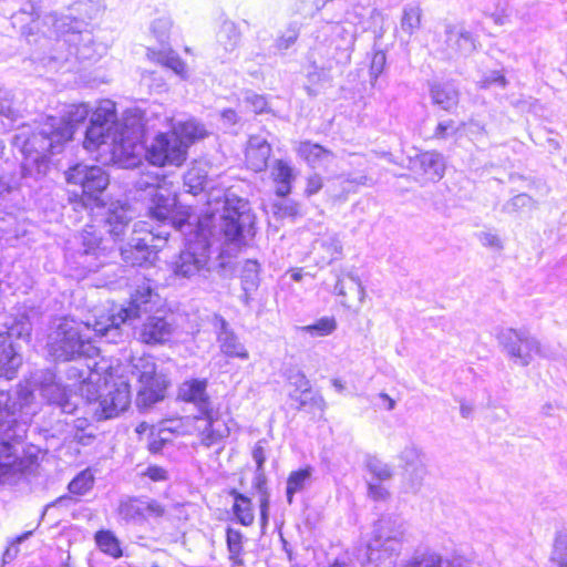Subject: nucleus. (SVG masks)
Instances as JSON below:
<instances>
[{"instance_id": "18", "label": "nucleus", "mask_w": 567, "mask_h": 567, "mask_svg": "<svg viewBox=\"0 0 567 567\" xmlns=\"http://www.w3.org/2000/svg\"><path fill=\"white\" fill-rule=\"evenodd\" d=\"M175 324L166 316L154 315L146 318L138 331L141 342L150 346L164 344L175 332Z\"/></svg>"}, {"instance_id": "54", "label": "nucleus", "mask_w": 567, "mask_h": 567, "mask_svg": "<svg viewBox=\"0 0 567 567\" xmlns=\"http://www.w3.org/2000/svg\"><path fill=\"white\" fill-rule=\"evenodd\" d=\"M458 127L455 126L454 121L449 120L440 122L434 131L433 137L437 140H445L449 136L456 134Z\"/></svg>"}, {"instance_id": "13", "label": "nucleus", "mask_w": 567, "mask_h": 567, "mask_svg": "<svg viewBox=\"0 0 567 567\" xmlns=\"http://www.w3.org/2000/svg\"><path fill=\"white\" fill-rule=\"evenodd\" d=\"M187 157L186 143L173 131L157 134L146 148L147 161L155 166H176Z\"/></svg>"}, {"instance_id": "59", "label": "nucleus", "mask_w": 567, "mask_h": 567, "mask_svg": "<svg viewBox=\"0 0 567 567\" xmlns=\"http://www.w3.org/2000/svg\"><path fill=\"white\" fill-rule=\"evenodd\" d=\"M165 513L164 507L156 501L144 499V514L146 517H162Z\"/></svg>"}, {"instance_id": "35", "label": "nucleus", "mask_w": 567, "mask_h": 567, "mask_svg": "<svg viewBox=\"0 0 567 567\" xmlns=\"http://www.w3.org/2000/svg\"><path fill=\"white\" fill-rule=\"evenodd\" d=\"M422 10L417 6H406L401 18V30L411 37L421 27Z\"/></svg>"}, {"instance_id": "53", "label": "nucleus", "mask_w": 567, "mask_h": 567, "mask_svg": "<svg viewBox=\"0 0 567 567\" xmlns=\"http://www.w3.org/2000/svg\"><path fill=\"white\" fill-rule=\"evenodd\" d=\"M507 81L499 71H492L489 74L485 75L480 82L478 86L481 89H489L492 86L505 87Z\"/></svg>"}, {"instance_id": "11", "label": "nucleus", "mask_w": 567, "mask_h": 567, "mask_svg": "<svg viewBox=\"0 0 567 567\" xmlns=\"http://www.w3.org/2000/svg\"><path fill=\"white\" fill-rule=\"evenodd\" d=\"M182 425L185 427L184 430H179L178 426L169 427V430L183 434L196 435L198 437V444L207 449L219 446L229 433L228 426L224 421L214 416L212 410L207 411V413H200V415L197 416L186 417Z\"/></svg>"}, {"instance_id": "46", "label": "nucleus", "mask_w": 567, "mask_h": 567, "mask_svg": "<svg viewBox=\"0 0 567 567\" xmlns=\"http://www.w3.org/2000/svg\"><path fill=\"white\" fill-rule=\"evenodd\" d=\"M272 213L277 218H293L299 214V205L291 200L281 197L272 204Z\"/></svg>"}, {"instance_id": "50", "label": "nucleus", "mask_w": 567, "mask_h": 567, "mask_svg": "<svg viewBox=\"0 0 567 567\" xmlns=\"http://www.w3.org/2000/svg\"><path fill=\"white\" fill-rule=\"evenodd\" d=\"M404 472L411 488L417 491L423 484V481L427 474V468L425 462H422L415 466L410 467V471Z\"/></svg>"}, {"instance_id": "4", "label": "nucleus", "mask_w": 567, "mask_h": 567, "mask_svg": "<svg viewBox=\"0 0 567 567\" xmlns=\"http://www.w3.org/2000/svg\"><path fill=\"white\" fill-rule=\"evenodd\" d=\"M405 536L404 522L396 517H382L373 528V536L367 545V560L380 565L398 556Z\"/></svg>"}, {"instance_id": "22", "label": "nucleus", "mask_w": 567, "mask_h": 567, "mask_svg": "<svg viewBox=\"0 0 567 567\" xmlns=\"http://www.w3.org/2000/svg\"><path fill=\"white\" fill-rule=\"evenodd\" d=\"M293 150L301 159L313 168L328 164L334 158V154L330 150L311 141L298 142Z\"/></svg>"}, {"instance_id": "30", "label": "nucleus", "mask_w": 567, "mask_h": 567, "mask_svg": "<svg viewBox=\"0 0 567 567\" xmlns=\"http://www.w3.org/2000/svg\"><path fill=\"white\" fill-rule=\"evenodd\" d=\"M147 58L162 64L166 68L173 70L176 74L185 78L186 74V64L182 61V59L171 49L156 51L154 49L147 50Z\"/></svg>"}, {"instance_id": "12", "label": "nucleus", "mask_w": 567, "mask_h": 567, "mask_svg": "<svg viewBox=\"0 0 567 567\" xmlns=\"http://www.w3.org/2000/svg\"><path fill=\"white\" fill-rule=\"evenodd\" d=\"M132 373L141 383L138 403L145 406L161 401L167 386L163 375L157 374L156 363L152 357L133 359Z\"/></svg>"}, {"instance_id": "2", "label": "nucleus", "mask_w": 567, "mask_h": 567, "mask_svg": "<svg viewBox=\"0 0 567 567\" xmlns=\"http://www.w3.org/2000/svg\"><path fill=\"white\" fill-rule=\"evenodd\" d=\"M112 368L101 361L86 370L71 368V373L80 382V391L89 401H99V417L112 419L125 411L131 403L128 383L123 378H115Z\"/></svg>"}, {"instance_id": "49", "label": "nucleus", "mask_w": 567, "mask_h": 567, "mask_svg": "<svg viewBox=\"0 0 567 567\" xmlns=\"http://www.w3.org/2000/svg\"><path fill=\"white\" fill-rule=\"evenodd\" d=\"M219 342L223 352L228 355H244V347L239 344L233 333L224 330L219 334Z\"/></svg>"}, {"instance_id": "21", "label": "nucleus", "mask_w": 567, "mask_h": 567, "mask_svg": "<svg viewBox=\"0 0 567 567\" xmlns=\"http://www.w3.org/2000/svg\"><path fill=\"white\" fill-rule=\"evenodd\" d=\"M133 210L126 204L113 203L105 213L103 228L116 241L126 233L133 220Z\"/></svg>"}, {"instance_id": "62", "label": "nucleus", "mask_w": 567, "mask_h": 567, "mask_svg": "<svg viewBox=\"0 0 567 567\" xmlns=\"http://www.w3.org/2000/svg\"><path fill=\"white\" fill-rule=\"evenodd\" d=\"M144 475L154 482L165 481L167 478L166 471L159 466H150Z\"/></svg>"}, {"instance_id": "23", "label": "nucleus", "mask_w": 567, "mask_h": 567, "mask_svg": "<svg viewBox=\"0 0 567 567\" xmlns=\"http://www.w3.org/2000/svg\"><path fill=\"white\" fill-rule=\"evenodd\" d=\"M270 176L275 183V193L278 197H287L292 189L297 174L295 168L284 159H276L271 166Z\"/></svg>"}, {"instance_id": "3", "label": "nucleus", "mask_w": 567, "mask_h": 567, "mask_svg": "<svg viewBox=\"0 0 567 567\" xmlns=\"http://www.w3.org/2000/svg\"><path fill=\"white\" fill-rule=\"evenodd\" d=\"M92 332L99 337L107 333L96 332L94 322H82L72 318L61 319L51 336V354L56 360L62 361L74 360L80 357H94L97 354V348L92 343Z\"/></svg>"}, {"instance_id": "27", "label": "nucleus", "mask_w": 567, "mask_h": 567, "mask_svg": "<svg viewBox=\"0 0 567 567\" xmlns=\"http://www.w3.org/2000/svg\"><path fill=\"white\" fill-rule=\"evenodd\" d=\"M313 249L320 254V261L324 265H330L332 261L340 258L342 254V245L337 235L327 234L317 239L313 244Z\"/></svg>"}, {"instance_id": "1", "label": "nucleus", "mask_w": 567, "mask_h": 567, "mask_svg": "<svg viewBox=\"0 0 567 567\" xmlns=\"http://www.w3.org/2000/svg\"><path fill=\"white\" fill-rule=\"evenodd\" d=\"M141 130L138 126H127L116 122L115 104L111 100L99 103L91 117L83 145L94 151L102 145L111 147L114 157L125 159L127 166H135L140 159L136 151L142 150L137 144Z\"/></svg>"}, {"instance_id": "55", "label": "nucleus", "mask_w": 567, "mask_h": 567, "mask_svg": "<svg viewBox=\"0 0 567 567\" xmlns=\"http://www.w3.org/2000/svg\"><path fill=\"white\" fill-rule=\"evenodd\" d=\"M385 62L386 56L383 51H378L373 54L370 65V75L373 79H378V76L383 72Z\"/></svg>"}, {"instance_id": "41", "label": "nucleus", "mask_w": 567, "mask_h": 567, "mask_svg": "<svg viewBox=\"0 0 567 567\" xmlns=\"http://www.w3.org/2000/svg\"><path fill=\"white\" fill-rule=\"evenodd\" d=\"M184 179L189 192L195 194L204 188L207 181V173L202 166L194 165L186 172Z\"/></svg>"}, {"instance_id": "26", "label": "nucleus", "mask_w": 567, "mask_h": 567, "mask_svg": "<svg viewBox=\"0 0 567 567\" xmlns=\"http://www.w3.org/2000/svg\"><path fill=\"white\" fill-rule=\"evenodd\" d=\"M416 163L420 165L423 174L431 181H439L445 172V162L441 153L429 151L417 156Z\"/></svg>"}, {"instance_id": "34", "label": "nucleus", "mask_w": 567, "mask_h": 567, "mask_svg": "<svg viewBox=\"0 0 567 567\" xmlns=\"http://www.w3.org/2000/svg\"><path fill=\"white\" fill-rule=\"evenodd\" d=\"M406 567H465V564L460 558L443 559L440 555L430 553L415 558Z\"/></svg>"}, {"instance_id": "39", "label": "nucleus", "mask_w": 567, "mask_h": 567, "mask_svg": "<svg viewBox=\"0 0 567 567\" xmlns=\"http://www.w3.org/2000/svg\"><path fill=\"white\" fill-rule=\"evenodd\" d=\"M404 471H410V467L424 462V453L415 444L411 443L405 445L398 455Z\"/></svg>"}, {"instance_id": "16", "label": "nucleus", "mask_w": 567, "mask_h": 567, "mask_svg": "<svg viewBox=\"0 0 567 567\" xmlns=\"http://www.w3.org/2000/svg\"><path fill=\"white\" fill-rule=\"evenodd\" d=\"M208 261V244L204 239H198L189 243L179 254L173 265V271L178 277L190 278L205 269Z\"/></svg>"}, {"instance_id": "52", "label": "nucleus", "mask_w": 567, "mask_h": 567, "mask_svg": "<svg viewBox=\"0 0 567 567\" xmlns=\"http://www.w3.org/2000/svg\"><path fill=\"white\" fill-rule=\"evenodd\" d=\"M223 229L226 238L231 241L237 240L241 234V226L235 215H228L224 218Z\"/></svg>"}, {"instance_id": "8", "label": "nucleus", "mask_w": 567, "mask_h": 567, "mask_svg": "<svg viewBox=\"0 0 567 567\" xmlns=\"http://www.w3.org/2000/svg\"><path fill=\"white\" fill-rule=\"evenodd\" d=\"M497 339L506 354L520 367H527L535 357L546 355L537 338L526 330L502 329Z\"/></svg>"}, {"instance_id": "44", "label": "nucleus", "mask_w": 567, "mask_h": 567, "mask_svg": "<svg viewBox=\"0 0 567 567\" xmlns=\"http://www.w3.org/2000/svg\"><path fill=\"white\" fill-rule=\"evenodd\" d=\"M94 483L93 474L85 470L74 477L69 484V491L75 495H83L90 491Z\"/></svg>"}, {"instance_id": "5", "label": "nucleus", "mask_w": 567, "mask_h": 567, "mask_svg": "<svg viewBox=\"0 0 567 567\" xmlns=\"http://www.w3.org/2000/svg\"><path fill=\"white\" fill-rule=\"evenodd\" d=\"M33 390L27 385L20 386L17 391V398L9 406L16 404V412L32 404L34 394L38 391L40 396L51 405L59 406L64 413H72L75 404L71 401L70 392L55 381L51 371H42L33 380Z\"/></svg>"}, {"instance_id": "25", "label": "nucleus", "mask_w": 567, "mask_h": 567, "mask_svg": "<svg viewBox=\"0 0 567 567\" xmlns=\"http://www.w3.org/2000/svg\"><path fill=\"white\" fill-rule=\"evenodd\" d=\"M206 381H186L181 385L178 395L184 401L195 403L200 413H207V411H209V403L206 394Z\"/></svg>"}, {"instance_id": "14", "label": "nucleus", "mask_w": 567, "mask_h": 567, "mask_svg": "<svg viewBox=\"0 0 567 567\" xmlns=\"http://www.w3.org/2000/svg\"><path fill=\"white\" fill-rule=\"evenodd\" d=\"M65 175L69 184L81 186L82 200L85 205L89 203L99 205L100 196L110 183L109 175L100 166L76 164Z\"/></svg>"}, {"instance_id": "6", "label": "nucleus", "mask_w": 567, "mask_h": 567, "mask_svg": "<svg viewBox=\"0 0 567 567\" xmlns=\"http://www.w3.org/2000/svg\"><path fill=\"white\" fill-rule=\"evenodd\" d=\"M152 295L153 289L147 282L137 286L127 307H112L107 313L100 315L94 319V330L104 333L110 329H117L121 324L140 318L143 312L148 311Z\"/></svg>"}, {"instance_id": "48", "label": "nucleus", "mask_w": 567, "mask_h": 567, "mask_svg": "<svg viewBox=\"0 0 567 567\" xmlns=\"http://www.w3.org/2000/svg\"><path fill=\"white\" fill-rule=\"evenodd\" d=\"M368 471L379 481H389L393 476L391 466L377 457H371L367 462Z\"/></svg>"}, {"instance_id": "40", "label": "nucleus", "mask_w": 567, "mask_h": 567, "mask_svg": "<svg viewBox=\"0 0 567 567\" xmlns=\"http://www.w3.org/2000/svg\"><path fill=\"white\" fill-rule=\"evenodd\" d=\"M95 540L100 549L114 558L122 556L120 542L111 532H99L95 535Z\"/></svg>"}, {"instance_id": "60", "label": "nucleus", "mask_w": 567, "mask_h": 567, "mask_svg": "<svg viewBox=\"0 0 567 567\" xmlns=\"http://www.w3.org/2000/svg\"><path fill=\"white\" fill-rule=\"evenodd\" d=\"M480 241L485 247H491L495 249H502V240L496 234L484 231L480 234Z\"/></svg>"}, {"instance_id": "7", "label": "nucleus", "mask_w": 567, "mask_h": 567, "mask_svg": "<svg viewBox=\"0 0 567 567\" xmlns=\"http://www.w3.org/2000/svg\"><path fill=\"white\" fill-rule=\"evenodd\" d=\"M72 138L70 125L58 121L55 117H48L41 126L33 132L24 142L23 151L38 157H47L59 153L63 144Z\"/></svg>"}, {"instance_id": "17", "label": "nucleus", "mask_w": 567, "mask_h": 567, "mask_svg": "<svg viewBox=\"0 0 567 567\" xmlns=\"http://www.w3.org/2000/svg\"><path fill=\"white\" fill-rule=\"evenodd\" d=\"M444 37V52L450 59L466 58L476 49L474 37L462 24L446 23Z\"/></svg>"}, {"instance_id": "45", "label": "nucleus", "mask_w": 567, "mask_h": 567, "mask_svg": "<svg viewBox=\"0 0 567 567\" xmlns=\"http://www.w3.org/2000/svg\"><path fill=\"white\" fill-rule=\"evenodd\" d=\"M90 109L86 104L72 105L64 118H56L64 124L70 125L72 134L74 133L75 125L82 123L89 115Z\"/></svg>"}, {"instance_id": "28", "label": "nucleus", "mask_w": 567, "mask_h": 567, "mask_svg": "<svg viewBox=\"0 0 567 567\" xmlns=\"http://www.w3.org/2000/svg\"><path fill=\"white\" fill-rule=\"evenodd\" d=\"M252 458L255 460V462L257 464L255 485H256V488L258 489V492L260 493V513H261V518L265 522L267 519V511H268V506H269V499H268V494L265 488L266 477H265L264 473L261 472L262 463L265 462L266 456H265L264 447L260 445V443H258L255 446V449L252 451Z\"/></svg>"}, {"instance_id": "61", "label": "nucleus", "mask_w": 567, "mask_h": 567, "mask_svg": "<svg viewBox=\"0 0 567 567\" xmlns=\"http://www.w3.org/2000/svg\"><path fill=\"white\" fill-rule=\"evenodd\" d=\"M534 205L533 198L527 194H518L511 200V206L514 209L530 208Z\"/></svg>"}, {"instance_id": "15", "label": "nucleus", "mask_w": 567, "mask_h": 567, "mask_svg": "<svg viewBox=\"0 0 567 567\" xmlns=\"http://www.w3.org/2000/svg\"><path fill=\"white\" fill-rule=\"evenodd\" d=\"M30 324L28 320L22 319L12 323L6 331H0V378L11 380L22 363L21 357L12 346L13 338L29 337Z\"/></svg>"}, {"instance_id": "29", "label": "nucleus", "mask_w": 567, "mask_h": 567, "mask_svg": "<svg viewBox=\"0 0 567 567\" xmlns=\"http://www.w3.org/2000/svg\"><path fill=\"white\" fill-rule=\"evenodd\" d=\"M432 102L442 110L452 111L458 104V91L449 83L431 86Z\"/></svg>"}, {"instance_id": "57", "label": "nucleus", "mask_w": 567, "mask_h": 567, "mask_svg": "<svg viewBox=\"0 0 567 567\" xmlns=\"http://www.w3.org/2000/svg\"><path fill=\"white\" fill-rule=\"evenodd\" d=\"M323 186V179L321 177V175L315 173V174H311L308 178H307V185H306V189H305V194L307 197H310L315 194H317Z\"/></svg>"}, {"instance_id": "19", "label": "nucleus", "mask_w": 567, "mask_h": 567, "mask_svg": "<svg viewBox=\"0 0 567 567\" xmlns=\"http://www.w3.org/2000/svg\"><path fill=\"white\" fill-rule=\"evenodd\" d=\"M334 292L343 307L358 313L365 298V290L360 278L353 272L338 277Z\"/></svg>"}, {"instance_id": "64", "label": "nucleus", "mask_w": 567, "mask_h": 567, "mask_svg": "<svg viewBox=\"0 0 567 567\" xmlns=\"http://www.w3.org/2000/svg\"><path fill=\"white\" fill-rule=\"evenodd\" d=\"M171 28V21L167 19H158L153 23V32L158 33L159 37H164L167 34Z\"/></svg>"}, {"instance_id": "47", "label": "nucleus", "mask_w": 567, "mask_h": 567, "mask_svg": "<svg viewBox=\"0 0 567 567\" xmlns=\"http://www.w3.org/2000/svg\"><path fill=\"white\" fill-rule=\"evenodd\" d=\"M550 560L555 564L567 561V532L556 533Z\"/></svg>"}, {"instance_id": "24", "label": "nucleus", "mask_w": 567, "mask_h": 567, "mask_svg": "<svg viewBox=\"0 0 567 567\" xmlns=\"http://www.w3.org/2000/svg\"><path fill=\"white\" fill-rule=\"evenodd\" d=\"M21 474V464L12 453L9 443H2L0 450V487L17 482Z\"/></svg>"}, {"instance_id": "37", "label": "nucleus", "mask_w": 567, "mask_h": 567, "mask_svg": "<svg viewBox=\"0 0 567 567\" xmlns=\"http://www.w3.org/2000/svg\"><path fill=\"white\" fill-rule=\"evenodd\" d=\"M297 329L302 332L310 333L313 337H326L337 329V322L332 317H323L317 320L313 324L298 327Z\"/></svg>"}, {"instance_id": "20", "label": "nucleus", "mask_w": 567, "mask_h": 567, "mask_svg": "<svg viewBox=\"0 0 567 567\" xmlns=\"http://www.w3.org/2000/svg\"><path fill=\"white\" fill-rule=\"evenodd\" d=\"M288 384L293 388L289 392L290 399L296 403L297 409H302L310 402L324 409L326 402L322 396H313L309 380L300 370H290L287 374Z\"/></svg>"}, {"instance_id": "38", "label": "nucleus", "mask_w": 567, "mask_h": 567, "mask_svg": "<svg viewBox=\"0 0 567 567\" xmlns=\"http://www.w3.org/2000/svg\"><path fill=\"white\" fill-rule=\"evenodd\" d=\"M227 544L229 558L234 566H244V559L239 558V554L243 549V534L235 527H229L227 530Z\"/></svg>"}, {"instance_id": "33", "label": "nucleus", "mask_w": 567, "mask_h": 567, "mask_svg": "<svg viewBox=\"0 0 567 567\" xmlns=\"http://www.w3.org/2000/svg\"><path fill=\"white\" fill-rule=\"evenodd\" d=\"M172 131L177 133L179 138L186 143V151L194 141L204 138L206 136V130L204 126L195 121L179 123L178 125L174 126Z\"/></svg>"}, {"instance_id": "9", "label": "nucleus", "mask_w": 567, "mask_h": 567, "mask_svg": "<svg viewBox=\"0 0 567 567\" xmlns=\"http://www.w3.org/2000/svg\"><path fill=\"white\" fill-rule=\"evenodd\" d=\"M159 238L147 228L145 221L135 223L131 237L120 248L122 259L131 266L153 264L158 250L154 241Z\"/></svg>"}, {"instance_id": "51", "label": "nucleus", "mask_w": 567, "mask_h": 567, "mask_svg": "<svg viewBox=\"0 0 567 567\" xmlns=\"http://www.w3.org/2000/svg\"><path fill=\"white\" fill-rule=\"evenodd\" d=\"M299 24L297 22L290 23L284 33L277 39V48L279 50H287L290 48L299 37Z\"/></svg>"}, {"instance_id": "10", "label": "nucleus", "mask_w": 567, "mask_h": 567, "mask_svg": "<svg viewBox=\"0 0 567 567\" xmlns=\"http://www.w3.org/2000/svg\"><path fill=\"white\" fill-rule=\"evenodd\" d=\"M163 184H158L152 196L148 207L151 218L169 223L176 229H181L189 219V212L186 207L178 205L176 192L172 189L164 179Z\"/></svg>"}, {"instance_id": "42", "label": "nucleus", "mask_w": 567, "mask_h": 567, "mask_svg": "<svg viewBox=\"0 0 567 567\" xmlns=\"http://www.w3.org/2000/svg\"><path fill=\"white\" fill-rule=\"evenodd\" d=\"M120 514L125 519H140L145 518L144 514V499L130 498L120 505Z\"/></svg>"}, {"instance_id": "32", "label": "nucleus", "mask_w": 567, "mask_h": 567, "mask_svg": "<svg viewBox=\"0 0 567 567\" xmlns=\"http://www.w3.org/2000/svg\"><path fill=\"white\" fill-rule=\"evenodd\" d=\"M82 246L84 255H94L96 258L106 257L110 252V248L103 244L101 237L96 234V229L93 226L86 227L82 234Z\"/></svg>"}, {"instance_id": "56", "label": "nucleus", "mask_w": 567, "mask_h": 567, "mask_svg": "<svg viewBox=\"0 0 567 567\" xmlns=\"http://www.w3.org/2000/svg\"><path fill=\"white\" fill-rule=\"evenodd\" d=\"M0 115L8 118H13L16 116V111L12 106V96L10 93L4 91H0Z\"/></svg>"}, {"instance_id": "31", "label": "nucleus", "mask_w": 567, "mask_h": 567, "mask_svg": "<svg viewBox=\"0 0 567 567\" xmlns=\"http://www.w3.org/2000/svg\"><path fill=\"white\" fill-rule=\"evenodd\" d=\"M271 154V146L266 138L250 136V169L261 172Z\"/></svg>"}, {"instance_id": "58", "label": "nucleus", "mask_w": 567, "mask_h": 567, "mask_svg": "<svg viewBox=\"0 0 567 567\" xmlns=\"http://www.w3.org/2000/svg\"><path fill=\"white\" fill-rule=\"evenodd\" d=\"M368 495L373 501H385L389 497V491L381 483H369Z\"/></svg>"}, {"instance_id": "36", "label": "nucleus", "mask_w": 567, "mask_h": 567, "mask_svg": "<svg viewBox=\"0 0 567 567\" xmlns=\"http://www.w3.org/2000/svg\"><path fill=\"white\" fill-rule=\"evenodd\" d=\"M311 476V468H302L292 472L287 481V501L289 504L292 503L293 495L305 487L307 481Z\"/></svg>"}, {"instance_id": "63", "label": "nucleus", "mask_w": 567, "mask_h": 567, "mask_svg": "<svg viewBox=\"0 0 567 567\" xmlns=\"http://www.w3.org/2000/svg\"><path fill=\"white\" fill-rule=\"evenodd\" d=\"M250 110L255 113H264L267 110V101L264 96L256 95L250 97Z\"/></svg>"}, {"instance_id": "43", "label": "nucleus", "mask_w": 567, "mask_h": 567, "mask_svg": "<svg viewBox=\"0 0 567 567\" xmlns=\"http://www.w3.org/2000/svg\"><path fill=\"white\" fill-rule=\"evenodd\" d=\"M329 30L331 34L341 40L342 43L339 47H342L346 50L353 48L355 41V32L352 25L347 28L344 24L333 23L329 25Z\"/></svg>"}]
</instances>
